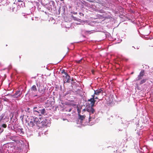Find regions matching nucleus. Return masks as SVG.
Masks as SVG:
<instances>
[{"mask_svg":"<svg viewBox=\"0 0 153 153\" xmlns=\"http://www.w3.org/2000/svg\"><path fill=\"white\" fill-rule=\"evenodd\" d=\"M71 108H70V109L68 111H69V112H70V111H71Z\"/></svg>","mask_w":153,"mask_h":153,"instance_id":"nucleus-27","label":"nucleus"},{"mask_svg":"<svg viewBox=\"0 0 153 153\" xmlns=\"http://www.w3.org/2000/svg\"><path fill=\"white\" fill-rule=\"evenodd\" d=\"M47 114V109L41 107L39 109L38 111H34V114L32 115H34L36 116H40L41 115L45 116Z\"/></svg>","mask_w":153,"mask_h":153,"instance_id":"nucleus-1","label":"nucleus"},{"mask_svg":"<svg viewBox=\"0 0 153 153\" xmlns=\"http://www.w3.org/2000/svg\"><path fill=\"white\" fill-rule=\"evenodd\" d=\"M41 107L39 105H36V106H35L33 107V114H34V111H38V110L40 109Z\"/></svg>","mask_w":153,"mask_h":153,"instance_id":"nucleus-14","label":"nucleus"},{"mask_svg":"<svg viewBox=\"0 0 153 153\" xmlns=\"http://www.w3.org/2000/svg\"><path fill=\"white\" fill-rule=\"evenodd\" d=\"M30 120H31V119ZM34 123L35 122L33 121V120H30V121L28 123V125L30 127H33L35 126Z\"/></svg>","mask_w":153,"mask_h":153,"instance_id":"nucleus-10","label":"nucleus"},{"mask_svg":"<svg viewBox=\"0 0 153 153\" xmlns=\"http://www.w3.org/2000/svg\"><path fill=\"white\" fill-rule=\"evenodd\" d=\"M19 131L20 132V134H23L24 133L23 129H20Z\"/></svg>","mask_w":153,"mask_h":153,"instance_id":"nucleus-18","label":"nucleus"},{"mask_svg":"<svg viewBox=\"0 0 153 153\" xmlns=\"http://www.w3.org/2000/svg\"><path fill=\"white\" fill-rule=\"evenodd\" d=\"M79 14L80 16H84V14L83 13H79Z\"/></svg>","mask_w":153,"mask_h":153,"instance_id":"nucleus-22","label":"nucleus"},{"mask_svg":"<svg viewBox=\"0 0 153 153\" xmlns=\"http://www.w3.org/2000/svg\"><path fill=\"white\" fill-rule=\"evenodd\" d=\"M7 45H6V46H7Z\"/></svg>","mask_w":153,"mask_h":153,"instance_id":"nucleus-30","label":"nucleus"},{"mask_svg":"<svg viewBox=\"0 0 153 153\" xmlns=\"http://www.w3.org/2000/svg\"><path fill=\"white\" fill-rule=\"evenodd\" d=\"M30 90L32 91H34V92L37 91V89L36 86L34 85L32 86Z\"/></svg>","mask_w":153,"mask_h":153,"instance_id":"nucleus-13","label":"nucleus"},{"mask_svg":"<svg viewBox=\"0 0 153 153\" xmlns=\"http://www.w3.org/2000/svg\"><path fill=\"white\" fill-rule=\"evenodd\" d=\"M82 59H81L80 60H76V62L77 63H80L81 62V61H82Z\"/></svg>","mask_w":153,"mask_h":153,"instance_id":"nucleus-21","label":"nucleus"},{"mask_svg":"<svg viewBox=\"0 0 153 153\" xmlns=\"http://www.w3.org/2000/svg\"><path fill=\"white\" fill-rule=\"evenodd\" d=\"M65 78L67 79L66 82H68L70 80V76L66 72H65Z\"/></svg>","mask_w":153,"mask_h":153,"instance_id":"nucleus-12","label":"nucleus"},{"mask_svg":"<svg viewBox=\"0 0 153 153\" xmlns=\"http://www.w3.org/2000/svg\"><path fill=\"white\" fill-rule=\"evenodd\" d=\"M73 13L74 14H77V13L76 12H74Z\"/></svg>","mask_w":153,"mask_h":153,"instance_id":"nucleus-25","label":"nucleus"},{"mask_svg":"<svg viewBox=\"0 0 153 153\" xmlns=\"http://www.w3.org/2000/svg\"><path fill=\"white\" fill-rule=\"evenodd\" d=\"M77 111L78 112V116L80 115L81 114V110L79 109V108L78 107L77 108Z\"/></svg>","mask_w":153,"mask_h":153,"instance_id":"nucleus-17","label":"nucleus"},{"mask_svg":"<svg viewBox=\"0 0 153 153\" xmlns=\"http://www.w3.org/2000/svg\"><path fill=\"white\" fill-rule=\"evenodd\" d=\"M0 5H1L0 4Z\"/></svg>","mask_w":153,"mask_h":153,"instance_id":"nucleus-32","label":"nucleus"},{"mask_svg":"<svg viewBox=\"0 0 153 153\" xmlns=\"http://www.w3.org/2000/svg\"><path fill=\"white\" fill-rule=\"evenodd\" d=\"M19 1V2H20V1Z\"/></svg>","mask_w":153,"mask_h":153,"instance_id":"nucleus-28","label":"nucleus"},{"mask_svg":"<svg viewBox=\"0 0 153 153\" xmlns=\"http://www.w3.org/2000/svg\"><path fill=\"white\" fill-rule=\"evenodd\" d=\"M145 74L144 70H142L140 72L139 74L138 75L137 78L136 79V81H139L142 79Z\"/></svg>","mask_w":153,"mask_h":153,"instance_id":"nucleus-6","label":"nucleus"},{"mask_svg":"<svg viewBox=\"0 0 153 153\" xmlns=\"http://www.w3.org/2000/svg\"><path fill=\"white\" fill-rule=\"evenodd\" d=\"M93 107L90 106L88 107L87 108V111L89 112V122L91 121V119H94L95 117V116L91 115L92 114H93L95 112V111L93 108Z\"/></svg>","mask_w":153,"mask_h":153,"instance_id":"nucleus-2","label":"nucleus"},{"mask_svg":"<svg viewBox=\"0 0 153 153\" xmlns=\"http://www.w3.org/2000/svg\"><path fill=\"white\" fill-rule=\"evenodd\" d=\"M96 99H98V98L97 97H96L94 98V100Z\"/></svg>","mask_w":153,"mask_h":153,"instance_id":"nucleus-26","label":"nucleus"},{"mask_svg":"<svg viewBox=\"0 0 153 153\" xmlns=\"http://www.w3.org/2000/svg\"><path fill=\"white\" fill-rule=\"evenodd\" d=\"M88 101L90 102V104H91V106L94 107L95 106L94 104L96 100L93 99V98H91L90 99L88 100Z\"/></svg>","mask_w":153,"mask_h":153,"instance_id":"nucleus-9","label":"nucleus"},{"mask_svg":"<svg viewBox=\"0 0 153 153\" xmlns=\"http://www.w3.org/2000/svg\"><path fill=\"white\" fill-rule=\"evenodd\" d=\"M38 91L41 93L43 94L44 92L45 89L44 87L41 85H39V87L38 88Z\"/></svg>","mask_w":153,"mask_h":153,"instance_id":"nucleus-7","label":"nucleus"},{"mask_svg":"<svg viewBox=\"0 0 153 153\" xmlns=\"http://www.w3.org/2000/svg\"><path fill=\"white\" fill-rule=\"evenodd\" d=\"M22 92L20 91H16L15 94H14V96L16 97H20L21 94Z\"/></svg>","mask_w":153,"mask_h":153,"instance_id":"nucleus-11","label":"nucleus"},{"mask_svg":"<svg viewBox=\"0 0 153 153\" xmlns=\"http://www.w3.org/2000/svg\"><path fill=\"white\" fill-rule=\"evenodd\" d=\"M85 109H83L82 111V114L81 115V114H80V115L78 116V119L79 120H80V122L81 123H82L83 122V120H85V117H86L85 115V114H83L82 113V112H85Z\"/></svg>","mask_w":153,"mask_h":153,"instance_id":"nucleus-5","label":"nucleus"},{"mask_svg":"<svg viewBox=\"0 0 153 153\" xmlns=\"http://www.w3.org/2000/svg\"><path fill=\"white\" fill-rule=\"evenodd\" d=\"M148 79H142L140 82V84H142L145 82H146V80H147Z\"/></svg>","mask_w":153,"mask_h":153,"instance_id":"nucleus-15","label":"nucleus"},{"mask_svg":"<svg viewBox=\"0 0 153 153\" xmlns=\"http://www.w3.org/2000/svg\"><path fill=\"white\" fill-rule=\"evenodd\" d=\"M49 4H50V5L51 6L50 8L52 9V5L53 6L55 4V3L53 1H51V2L49 3Z\"/></svg>","mask_w":153,"mask_h":153,"instance_id":"nucleus-16","label":"nucleus"},{"mask_svg":"<svg viewBox=\"0 0 153 153\" xmlns=\"http://www.w3.org/2000/svg\"><path fill=\"white\" fill-rule=\"evenodd\" d=\"M103 93V91L102 88H100L99 89L94 91V94H96L97 95H98L100 93L102 94Z\"/></svg>","mask_w":153,"mask_h":153,"instance_id":"nucleus-8","label":"nucleus"},{"mask_svg":"<svg viewBox=\"0 0 153 153\" xmlns=\"http://www.w3.org/2000/svg\"><path fill=\"white\" fill-rule=\"evenodd\" d=\"M1 126L3 128H5L7 127V125L5 124H2Z\"/></svg>","mask_w":153,"mask_h":153,"instance_id":"nucleus-20","label":"nucleus"},{"mask_svg":"<svg viewBox=\"0 0 153 153\" xmlns=\"http://www.w3.org/2000/svg\"><path fill=\"white\" fill-rule=\"evenodd\" d=\"M37 116H36L34 115H32L31 117V120H33V121L35 122L37 126H38L39 125V123L42 120V117H39V118L37 117Z\"/></svg>","mask_w":153,"mask_h":153,"instance_id":"nucleus-3","label":"nucleus"},{"mask_svg":"<svg viewBox=\"0 0 153 153\" xmlns=\"http://www.w3.org/2000/svg\"><path fill=\"white\" fill-rule=\"evenodd\" d=\"M95 94H94L93 95H92V98H93V99H94V98H95Z\"/></svg>","mask_w":153,"mask_h":153,"instance_id":"nucleus-23","label":"nucleus"},{"mask_svg":"<svg viewBox=\"0 0 153 153\" xmlns=\"http://www.w3.org/2000/svg\"><path fill=\"white\" fill-rule=\"evenodd\" d=\"M30 94L31 95L34 97H37L38 96L37 94L35 95L34 94L33 92L31 93Z\"/></svg>","mask_w":153,"mask_h":153,"instance_id":"nucleus-19","label":"nucleus"},{"mask_svg":"<svg viewBox=\"0 0 153 153\" xmlns=\"http://www.w3.org/2000/svg\"><path fill=\"white\" fill-rule=\"evenodd\" d=\"M65 71L64 70H62L61 71L62 73H64L65 74Z\"/></svg>","mask_w":153,"mask_h":153,"instance_id":"nucleus-24","label":"nucleus"},{"mask_svg":"<svg viewBox=\"0 0 153 153\" xmlns=\"http://www.w3.org/2000/svg\"><path fill=\"white\" fill-rule=\"evenodd\" d=\"M61 0V1H63V0Z\"/></svg>","mask_w":153,"mask_h":153,"instance_id":"nucleus-31","label":"nucleus"},{"mask_svg":"<svg viewBox=\"0 0 153 153\" xmlns=\"http://www.w3.org/2000/svg\"><path fill=\"white\" fill-rule=\"evenodd\" d=\"M46 121V119L45 118L42 117V120L40 121V123L38 127H42L47 126V123Z\"/></svg>","mask_w":153,"mask_h":153,"instance_id":"nucleus-4","label":"nucleus"},{"mask_svg":"<svg viewBox=\"0 0 153 153\" xmlns=\"http://www.w3.org/2000/svg\"><path fill=\"white\" fill-rule=\"evenodd\" d=\"M133 72H132V73H131V74H133Z\"/></svg>","mask_w":153,"mask_h":153,"instance_id":"nucleus-29","label":"nucleus"}]
</instances>
